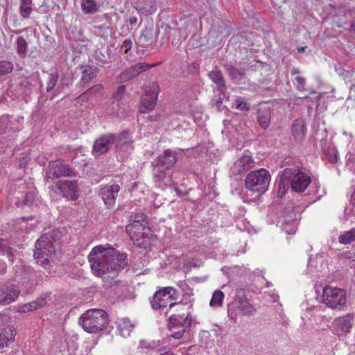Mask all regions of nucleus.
Instances as JSON below:
<instances>
[{"label":"nucleus","mask_w":355,"mask_h":355,"mask_svg":"<svg viewBox=\"0 0 355 355\" xmlns=\"http://www.w3.org/2000/svg\"><path fill=\"white\" fill-rule=\"evenodd\" d=\"M58 234V230H53L51 234H44L37 240L34 258L37 263L44 267L49 264L55 252L53 240L55 241L59 239Z\"/></svg>","instance_id":"f257e3e1"},{"label":"nucleus","mask_w":355,"mask_h":355,"mask_svg":"<svg viewBox=\"0 0 355 355\" xmlns=\"http://www.w3.org/2000/svg\"><path fill=\"white\" fill-rule=\"evenodd\" d=\"M270 172L265 168H259L250 172L244 180L245 188L252 193L260 196L266 193L270 182Z\"/></svg>","instance_id":"f03ea898"},{"label":"nucleus","mask_w":355,"mask_h":355,"mask_svg":"<svg viewBox=\"0 0 355 355\" xmlns=\"http://www.w3.org/2000/svg\"><path fill=\"white\" fill-rule=\"evenodd\" d=\"M282 178L290 181L291 190L296 193L304 192L311 182L310 175L298 165L286 168Z\"/></svg>","instance_id":"7ed1b4c3"},{"label":"nucleus","mask_w":355,"mask_h":355,"mask_svg":"<svg viewBox=\"0 0 355 355\" xmlns=\"http://www.w3.org/2000/svg\"><path fill=\"white\" fill-rule=\"evenodd\" d=\"M107 263L109 266L110 277H111V286H119L122 284V281L115 279L123 270L128 266V257L125 253H121L114 248L109 257H107Z\"/></svg>","instance_id":"20e7f679"},{"label":"nucleus","mask_w":355,"mask_h":355,"mask_svg":"<svg viewBox=\"0 0 355 355\" xmlns=\"http://www.w3.org/2000/svg\"><path fill=\"white\" fill-rule=\"evenodd\" d=\"M178 298V293L173 287H164L157 291L150 298V305L154 310H160L176 304L175 301Z\"/></svg>","instance_id":"39448f33"},{"label":"nucleus","mask_w":355,"mask_h":355,"mask_svg":"<svg viewBox=\"0 0 355 355\" xmlns=\"http://www.w3.org/2000/svg\"><path fill=\"white\" fill-rule=\"evenodd\" d=\"M322 298V303L332 309H340L347 302L344 290L329 286L324 288Z\"/></svg>","instance_id":"423d86ee"},{"label":"nucleus","mask_w":355,"mask_h":355,"mask_svg":"<svg viewBox=\"0 0 355 355\" xmlns=\"http://www.w3.org/2000/svg\"><path fill=\"white\" fill-rule=\"evenodd\" d=\"M192 316L188 313L184 315L173 314L168 320L169 330L171 336L176 339L182 338L184 332L188 330L192 322Z\"/></svg>","instance_id":"0eeeda50"},{"label":"nucleus","mask_w":355,"mask_h":355,"mask_svg":"<svg viewBox=\"0 0 355 355\" xmlns=\"http://www.w3.org/2000/svg\"><path fill=\"white\" fill-rule=\"evenodd\" d=\"M144 91L145 95L141 98L139 108L140 113H147L153 110L159 92V85L155 82H151L145 85Z\"/></svg>","instance_id":"6e6552de"},{"label":"nucleus","mask_w":355,"mask_h":355,"mask_svg":"<svg viewBox=\"0 0 355 355\" xmlns=\"http://www.w3.org/2000/svg\"><path fill=\"white\" fill-rule=\"evenodd\" d=\"M109 322L107 312L101 309H90V334H100Z\"/></svg>","instance_id":"1a4fd4ad"},{"label":"nucleus","mask_w":355,"mask_h":355,"mask_svg":"<svg viewBox=\"0 0 355 355\" xmlns=\"http://www.w3.org/2000/svg\"><path fill=\"white\" fill-rule=\"evenodd\" d=\"M24 118L3 116L0 118V135L16 132L21 130Z\"/></svg>","instance_id":"9d476101"},{"label":"nucleus","mask_w":355,"mask_h":355,"mask_svg":"<svg viewBox=\"0 0 355 355\" xmlns=\"http://www.w3.org/2000/svg\"><path fill=\"white\" fill-rule=\"evenodd\" d=\"M90 268L93 274L97 277H101L103 282L110 283L111 285V277H110V270L107 263V258L97 257L90 259Z\"/></svg>","instance_id":"9b49d317"},{"label":"nucleus","mask_w":355,"mask_h":355,"mask_svg":"<svg viewBox=\"0 0 355 355\" xmlns=\"http://www.w3.org/2000/svg\"><path fill=\"white\" fill-rule=\"evenodd\" d=\"M159 64V62L153 63V64H146L144 62H139L135 65H132L128 68H127L124 71H123L117 78V80L119 83H124L128 81L142 72L146 71V70L153 68L154 67H157Z\"/></svg>","instance_id":"f8f14e48"},{"label":"nucleus","mask_w":355,"mask_h":355,"mask_svg":"<svg viewBox=\"0 0 355 355\" xmlns=\"http://www.w3.org/2000/svg\"><path fill=\"white\" fill-rule=\"evenodd\" d=\"M72 173V169L62 162H51L46 172V178L53 180L62 176L71 175Z\"/></svg>","instance_id":"ddd939ff"},{"label":"nucleus","mask_w":355,"mask_h":355,"mask_svg":"<svg viewBox=\"0 0 355 355\" xmlns=\"http://www.w3.org/2000/svg\"><path fill=\"white\" fill-rule=\"evenodd\" d=\"M55 193L62 197L71 198L76 200L78 198L77 193V182L71 180H66L58 182L55 184Z\"/></svg>","instance_id":"4468645a"},{"label":"nucleus","mask_w":355,"mask_h":355,"mask_svg":"<svg viewBox=\"0 0 355 355\" xmlns=\"http://www.w3.org/2000/svg\"><path fill=\"white\" fill-rule=\"evenodd\" d=\"M353 315L347 314L334 319L332 327L334 334L344 336L348 334L353 327Z\"/></svg>","instance_id":"2eb2a0df"},{"label":"nucleus","mask_w":355,"mask_h":355,"mask_svg":"<svg viewBox=\"0 0 355 355\" xmlns=\"http://www.w3.org/2000/svg\"><path fill=\"white\" fill-rule=\"evenodd\" d=\"M234 302L237 309L243 315L250 316L255 312V308L249 302L243 289L236 290Z\"/></svg>","instance_id":"dca6fc26"},{"label":"nucleus","mask_w":355,"mask_h":355,"mask_svg":"<svg viewBox=\"0 0 355 355\" xmlns=\"http://www.w3.org/2000/svg\"><path fill=\"white\" fill-rule=\"evenodd\" d=\"M115 141V136L106 134L100 137L93 144V154L101 155L109 150Z\"/></svg>","instance_id":"f3484780"},{"label":"nucleus","mask_w":355,"mask_h":355,"mask_svg":"<svg viewBox=\"0 0 355 355\" xmlns=\"http://www.w3.org/2000/svg\"><path fill=\"white\" fill-rule=\"evenodd\" d=\"M20 293L15 285H3L0 287V304L7 305L15 302Z\"/></svg>","instance_id":"a211bd4d"},{"label":"nucleus","mask_w":355,"mask_h":355,"mask_svg":"<svg viewBox=\"0 0 355 355\" xmlns=\"http://www.w3.org/2000/svg\"><path fill=\"white\" fill-rule=\"evenodd\" d=\"M126 232L132 241H139L144 238L150 231L148 223H129L125 227Z\"/></svg>","instance_id":"6ab92c4d"},{"label":"nucleus","mask_w":355,"mask_h":355,"mask_svg":"<svg viewBox=\"0 0 355 355\" xmlns=\"http://www.w3.org/2000/svg\"><path fill=\"white\" fill-rule=\"evenodd\" d=\"M119 191L120 187L118 184L106 185L101 189L100 194L104 203L108 207H112Z\"/></svg>","instance_id":"aec40b11"},{"label":"nucleus","mask_w":355,"mask_h":355,"mask_svg":"<svg viewBox=\"0 0 355 355\" xmlns=\"http://www.w3.org/2000/svg\"><path fill=\"white\" fill-rule=\"evenodd\" d=\"M116 150L117 152L128 153L132 149V140L128 131L121 132L117 138L115 137Z\"/></svg>","instance_id":"412c9836"},{"label":"nucleus","mask_w":355,"mask_h":355,"mask_svg":"<svg viewBox=\"0 0 355 355\" xmlns=\"http://www.w3.org/2000/svg\"><path fill=\"white\" fill-rule=\"evenodd\" d=\"M291 129L292 136L295 141H301L303 140L306 133V127L302 119L294 120Z\"/></svg>","instance_id":"4be33fe9"},{"label":"nucleus","mask_w":355,"mask_h":355,"mask_svg":"<svg viewBox=\"0 0 355 355\" xmlns=\"http://www.w3.org/2000/svg\"><path fill=\"white\" fill-rule=\"evenodd\" d=\"M254 165V161L252 157L248 155H244L235 162L234 170H235L237 173L241 174L252 168Z\"/></svg>","instance_id":"5701e85b"},{"label":"nucleus","mask_w":355,"mask_h":355,"mask_svg":"<svg viewBox=\"0 0 355 355\" xmlns=\"http://www.w3.org/2000/svg\"><path fill=\"white\" fill-rule=\"evenodd\" d=\"M177 159L178 157L175 153L167 150L164 153V155L157 157L155 164L164 168L165 169H169L176 163Z\"/></svg>","instance_id":"b1692460"},{"label":"nucleus","mask_w":355,"mask_h":355,"mask_svg":"<svg viewBox=\"0 0 355 355\" xmlns=\"http://www.w3.org/2000/svg\"><path fill=\"white\" fill-rule=\"evenodd\" d=\"M271 119V112L269 108H259L257 113V120L259 125L266 130L270 124Z\"/></svg>","instance_id":"393cba45"},{"label":"nucleus","mask_w":355,"mask_h":355,"mask_svg":"<svg viewBox=\"0 0 355 355\" xmlns=\"http://www.w3.org/2000/svg\"><path fill=\"white\" fill-rule=\"evenodd\" d=\"M135 327L128 318H120L117 321V329L121 336L126 338L130 335Z\"/></svg>","instance_id":"a878e982"},{"label":"nucleus","mask_w":355,"mask_h":355,"mask_svg":"<svg viewBox=\"0 0 355 355\" xmlns=\"http://www.w3.org/2000/svg\"><path fill=\"white\" fill-rule=\"evenodd\" d=\"M154 164L153 177L155 182L159 187L162 188V189H164L166 186V182L164 181L166 178V173L164 171L165 168L159 166L156 164Z\"/></svg>","instance_id":"bb28decb"},{"label":"nucleus","mask_w":355,"mask_h":355,"mask_svg":"<svg viewBox=\"0 0 355 355\" xmlns=\"http://www.w3.org/2000/svg\"><path fill=\"white\" fill-rule=\"evenodd\" d=\"M208 76L216 85L219 91L223 92L225 89V79L220 70H212L209 73Z\"/></svg>","instance_id":"cd10ccee"},{"label":"nucleus","mask_w":355,"mask_h":355,"mask_svg":"<svg viewBox=\"0 0 355 355\" xmlns=\"http://www.w3.org/2000/svg\"><path fill=\"white\" fill-rule=\"evenodd\" d=\"M15 331L12 327H8L0 333V349L8 346V343L14 340Z\"/></svg>","instance_id":"c85d7f7f"},{"label":"nucleus","mask_w":355,"mask_h":355,"mask_svg":"<svg viewBox=\"0 0 355 355\" xmlns=\"http://www.w3.org/2000/svg\"><path fill=\"white\" fill-rule=\"evenodd\" d=\"M153 31L151 28H145L141 33L138 39V44L143 47L147 46L148 42L152 40Z\"/></svg>","instance_id":"c756f323"},{"label":"nucleus","mask_w":355,"mask_h":355,"mask_svg":"<svg viewBox=\"0 0 355 355\" xmlns=\"http://www.w3.org/2000/svg\"><path fill=\"white\" fill-rule=\"evenodd\" d=\"M224 293L220 290H216L212 294L209 305L214 308H218L222 306L224 300Z\"/></svg>","instance_id":"7c9ffc66"},{"label":"nucleus","mask_w":355,"mask_h":355,"mask_svg":"<svg viewBox=\"0 0 355 355\" xmlns=\"http://www.w3.org/2000/svg\"><path fill=\"white\" fill-rule=\"evenodd\" d=\"M16 202L15 204L17 207H24V206H31L33 205L35 200V193L33 192H27L26 193L24 198L22 201L19 200V197L16 196Z\"/></svg>","instance_id":"2f4dec72"},{"label":"nucleus","mask_w":355,"mask_h":355,"mask_svg":"<svg viewBox=\"0 0 355 355\" xmlns=\"http://www.w3.org/2000/svg\"><path fill=\"white\" fill-rule=\"evenodd\" d=\"M112 248H104L103 245H97L93 248L92 251L90 252V256H96L100 255L98 257L107 258L109 257V254L111 253V251L113 250Z\"/></svg>","instance_id":"473e14b6"},{"label":"nucleus","mask_w":355,"mask_h":355,"mask_svg":"<svg viewBox=\"0 0 355 355\" xmlns=\"http://www.w3.org/2000/svg\"><path fill=\"white\" fill-rule=\"evenodd\" d=\"M338 241L342 244H349L355 241V228L345 232L344 234L340 235Z\"/></svg>","instance_id":"72a5a7b5"},{"label":"nucleus","mask_w":355,"mask_h":355,"mask_svg":"<svg viewBox=\"0 0 355 355\" xmlns=\"http://www.w3.org/2000/svg\"><path fill=\"white\" fill-rule=\"evenodd\" d=\"M227 71L232 79L234 81H239L242 80L245 75L243 70L239 69L233 66H229L227 67Z\"/></svg>","instance_id":"f704fd0d"},{"label":"nucleus","mask_w":355,"mask_h":355,"mask_svg":"<svg viewBox=\"0 0 355 355\" xmlns=\"http://www.w3.org/2000/svg\"><path fill=\"white\" fill-rule=\"evenodd\" d=\"M290 187V181L283 178L282 174L280 175V180L278 186V196L281 198L283 197Z\"/></svg>","instance_id":"c9c22d12"},{"label":"nucleus","mask_w":355,"mask_h":355,"mask_svg":"<svg viewBox=\"0 0 355 355\" xmlns=\"http://www.w3.org/2000/svg\"><path fill=\"white\" fill-rule=\"evenodd\" d=\"M137 10L142 15H148L154 13L157 10V6L153 3L145 4L144 6H138Z\"/></svg>","instance_id":"e433bc0d"},{"label":"nucleus","mask_w":355,"mask_h":355,"mask_svg":"<svg viewBox=\"0 0 355 355\" xmlns=\"http://www.w3.org/2000/svg\"><path fill=\"white\" fill-rule=\"evenodd\" d=\"M27 42L26 40L20 36L17 39V52L21 56H24L26 53Z\"/></svg>","instance_id":"4c0bfd02"},{"label":"nucleus","mask_w":355,"mask_h":355,"mask_svg":"<svg viewBox=\"0 0 355 355\" xmlns=\"http://www.w3.org/2000/svg\"><path fill=\"white\" fill-rule=\"evenodd\" d=\"M46 300L45 297H39L36 300L33 301L30 303L26 304L31 311L40 309L46 304Z\"/></svg>","instance_id":"58836bf2"},{"label":"nucleus","mask_w":355,"mask_h":355,"mask_svg":"<svg viewBox=\"0 0 355 355\" xmlns=\"http://www.w3.org/2000/svg\"><path fill=\"white\" fill-rule=\"evenodd\" d=\"M283 230L288 234H293L295 233L297 230V222L295 220H292L288 222H284L282 223Z\"/></svg>","instance_id":"ea45409f"},{"label":"nucleus","mask_w":355,"mask_h":355,"mask_svg":"<svg viewBox=\"0 0 355 355\" xmlns=\"http://www.w3.org/2000/svg\"><path fill=\"white\" fill-rule=\"evenodd\" d=\"M13 70V64L8 61H0V77L10 73Z\"/></svg>","instance_id":"a19ab883"},{"label":"nucleus","mask_w":355,"mask_h":355,"mask_svg":"<svg viewBox=\"0 0 355 355\" xmlns=\"http://www.w3.org/2000/svg\"><path fill=\"white\" fill-rule=\"evenodd\" d=\"M12 254V249L8 245L3 239H0V256L6 254L10 256Z\"/></svg>","instance_id":"79ce46f5"},{"label":"nucleus","mask_w":355,"mask_h":355,"mask_svg":"<svg viewBox=\"0 0 355 355\" xmlns=\"http://www.w3.org/2000/svg\"><path fill=\"white\" fill-rule=\"evenodd\" d=\"M234 103L236 108L240 111L248 112L250 110V104L247 103L241 98H236Z\"/></svg>","instance_id":"37998d69"},{"label":"nucleus","mask_w":355,"mask_h":355,"mask_svg":"<svg viewBox=\"0 0 355 355\" xmlns=\"http://www.w3.org/2000/svg\"><path fill=\"white\" fill-rule=\"evenodd\" d=\"M58 76L56 73H51L49 75V80L47 83L46 91L51 92L56 85Z\"/></svg>","instance_id":"c03bdc74"},{"label":"nucleus","mask_w":355,"mask_h":355,"mask_svg":"<svg viewBox=\"0 0 355 355\" xmlns=\"http://www.w3.org/2000/svg\"><path fill=\"white\" fill-rule=\"evenodd\" d=\"M129 223L136 224L148 223L145 215L142 213H139L135 215H131L130 216Z\"/></svg>","instance_id":"a18cd8bd"},{"label":"nucleus","mask_w":355,"mask_h":355,"mask_svg":"<svg viewBox=\"0 0 355 355\" xmlns=\"http://www.w3.org/2000/svg\"><path fill=\"white\" fill-rule=\"evenodd\" d=\"M89 319V310L85 311V313L80 317L78 323L79 325L86 331L89 332V326L87 325L86 322Z\"/></svg>","instance_id":"49530a36"},{"label":"nucleus","mask_w":355,"mask_h":355,"mask_svg":"<svg viewBox=\"0 0 355 355\" xmlns=\"http://www.w3.org/2000/svg\"><path fill=\"white\" fill-rule=\"evenodd\" d=\"M31 4H20V15L24 18L29 17L32 12Z\"/></svg>","instance_id":"de8ad7c7"},{"label":"nucleus","mask_w":355,"mask_h":355,"mask_svg":"<svg viewBox=\"0 0 355 355\" xmlns=\"http://www.w3.org/2000/svg\"><path fill=\"white\" fill-rule=\"evenodd\" d=\"M103 85L102 84H97L90 87V96L92 95H101L103 92Z\"/></svg>","instance_id":"09e8293b"},{"label":"nucleus","mask_w":355,"mask_h":355,"mask_svg":"<svg viewBox=\"0 0 355 355\" xmlns=\"http://www.w3.org/2000/svg\"><path fill=\"white\" fill-rule=\"evenodd\" d=\"M132 47V41L130 39L125 40L121 46L124 53H128Z\"/></svg>","instance_id":"8fccbe9b"},{"label":"nucleus","mask_w":355,"mask_h":355,"mask_svg":"<svg viewBox=\"0 0 355 355\" xmlns=\"http://www.w3.org/2000/svg\"><path fill=\"white\" fill-rule=\"evenodd\" d=\"M125 87L123 85L119 86L117 91L113 94V98L116 101H120L125 93Z\"/></svg>","instance_id":"3c124183"},{"label":"nucleus","mask_w":355,"mask_h":355,"mask_svg":"<svg viewBox=\"0 0 355 355\" xmlns=\"http://www.w3.org/2000/svg\"><path fill=\"white\" fill-rule=\"evenodd\" d=\"M101 5L96 4L93 0H90V14L100 11Z\"/></svg>","instance_id":"603ef678"},{"label":"nucleus","mask_w":355,"mask_h":355,"mask_svg":"<svg viewBox=\"0 0 355 355\" xmlns=\"http://www.w3.org/2000/svg\"><path fill=\"white\" fill-rule=\"evenodd\" d=\"M227 314H228V317L232 320H233L234 322H236L237 315H236V311L234 309H231L229 308L228 311H227Z\"/></svg>","instance_id":"864d4df0"},{"label":"nucleus","mask_w":355,"mask_h":355,"mask_svg":"<svg viewBox=\"0 0 355 355\" xmlns=\"http://www.w3.org/2000/svg\"><path fill=\"white\" fill-rule=\"evenodd\" d=\"M81 6L84 13L89 14V0H83Z\"/></svg>","instance_id":"5fc2aeb1"},{"label":"nucleus","mask_w":355,"mask_h":355,"mask_svg":"<svg viewBox=\"0 0 355 355\" xmlns=\"http://www.w3.org/2000/svg\"><path fill=\"white\" fill-rule=\"evenodd\" d=\"M30 311H31L26 304L19 306V312H20L21 313H28Z\"/></svg>","instance_id":"6e6d98bb"},{"label":"nucleus","mask_w":355,"mask_h":355,"mask_svg":"<svg viewBox=\"0 0 355 355\" xmlns=\"http://www.w3.org/2000/svg\"><path fill=\"white\" fill-rule=\"evenodd\" d=\"M295 81L299 84L301 86H302V88H304V86L305 85V79L301 76H297L295 78Z\"/></svg>","instance_id":"4d7b16f0"},{"label":"nucleus","mask_w":355,"mask_h":355,"mask_svg":"<svg viewBox=\"0 0 355 355\" xmlns=\"http://www.w3.org/2000/svg\"><path fill=\"white\" fill-rule=\"evenodd\" d=\"M138 19L136 16L133 15L130 17L128 21L131 26H135L137 23Z\"/></svg>","instance_id":"13d9d810"},{"label":"nucleus","mask_w":355,"mask_h":355,"mask_svg":"<svg viewBox=\"0 0 355 355\" xmlns=\"http://www.w3.org/2000/svg\"><path fill=\"white\" fill-rule=\"evenodd\" d=\"M26 164H27V160L26 159L25 157H23V159H21L20 162H19V166L20 167H24Z\"/></svg>","instance_id":"bf43d9fd"},{"label":"nucleus","mask_w":355,"mask_h":355,"mask_svg":"<svg viewBox=\"0 0 355 355\" xmlns=\"http://www.w3.org/2000/svg\"><path fill=\"white\" fill-rule=\"evenodd\" d=\"M82 80L84 82V83H86L88 82L89 77H87L85 71H83V76L82 77Z\"/></svg>","instance_id":"052dcab7"},{"label":"nucleus","mask_w":355,"mask_h":355,"mask_svg":"<svg viewBox=\"0 0 355 355\" xmlns=\"http://www.w3.org/2000/svg\"><path fill=\"white\" fill-rule=\"evenodd\" d=\"M32 0H21L20 4H31Z\"/></svg>","instance_id":"680f3d73"},{"label":"nucleus","mask_w":355,"mask_h":355,"mask_svg":"<svg viewBox=\"0 0 355 355\" xmlns=\"http://www.w3.org/2000/svg\"><path fill=\"white\" fill-rule=\"evenodd\" d=\"M299 73H300L299 70L296 68H293L291 70L292 75L298 74Z\"/></svg>","instance_id":"e2e57ef3"},{"label":"nucleus","mask_w":355,"mask_h":355,"mask_svg":"<svg viewBox=\"0 0 355 355\" xmlns=\"http://www.w3.org/2000/svg\"><path fill=\"white\" fill-rule=\"evenodd\" d=\"M306 46H304V47H299L297 48V51L299 53H302L304 51V49H306Z\"/></svg>","instance_id":"0e129e2a"},{"label":"nucleus","mask_w":355,"mask_h":355,"mask_svg":"<svg viewBox=\"0 0 355 355\" xmlns=\"http://www.w3.org/2000/svg\"><path fill=\"white\" fill-rule=\"evenodd\" d=\"M86 96V93H84L83 94L80 95L79 97H78V99L80 101H82Z\"/></svg>","instance_id":"69168bd1"},{"label":"nucleus","mask_w":355,"mask_h":355,"mask_svg":"<svg viewBox=\"0 0 355 355\" xmlns=\"http://www.w3.org/2000/svg\"><path fill=\"white\" fill-rule=\"evenodd\" d=\"M297 88H298L299 90H304V87L302 88V86H301L300 85H298Z\"/></svg>","instance_id":"338daca9"},{"label":"nucleus","mask_w":355,"mask_h":355,"mask_svg":"<svg viewBox=\"0 0 355 355\" xmlns=\"http://www.w3.org/2000/svg\"><path fill=\"white\" fill-rule=\"evenodd\" d=\"M148 119L149 120H153V116H148Z\"/></svg>","instance_id":"774afa93"}]
</instances>
